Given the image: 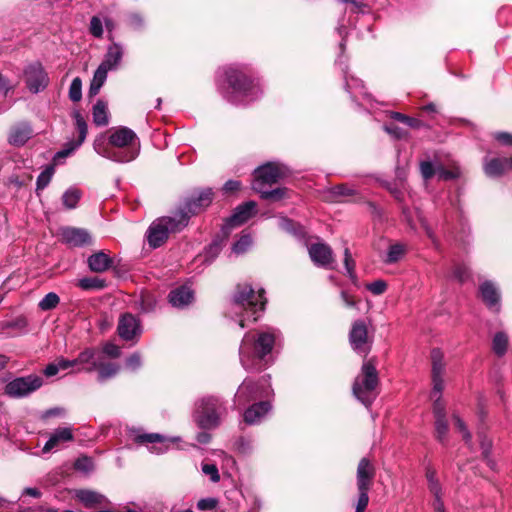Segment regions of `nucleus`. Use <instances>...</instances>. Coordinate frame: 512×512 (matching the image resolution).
<instances>
[{
  "mask_svg": "<svg viewBox=\"0 0 512 512\" xmlns=\"http://www.w3.org/2000/svg\"><path fill=\"white\" fill-rule=\"evenodd\" d=\"M374 477L375 467L373 466L369 459L362 458L358 463L356 474L359 497L355 512H364V510L368 506V492L372 486Z\"/></svg>",
  "mask_w": 512,
  "mask_h": 512,
  "instance_id": "nucleus-9",
  "label": "nucleus"
},
{
  "mask_svg": "<svg viewBox=\"0 0 512 512\" xmlns=\"http://www.w3.org/2000/svg\"><path fill=\"white\" fill-rule=\"evenodd\" d=\"M77 285L83 290H101L106 283L105 280L98 277H84L78 281Z\"/></svg>",
  "mask_w": 512,
  "mask_h": 512,
  "instance_id": "nucleus-37",
  "label": "nucleus"
},
{
  "mask_svg": "<svg viewBox=\"0 0 512 512\" xmlns=\"http://www.w3.org/2000/svg\"><path fill=\"white\" fill-rule=\"evenodd\" d=\"M459 175L460 171L458 168L449 170L443 167L442 165H437L436 176L438 177L439 180H452L458 178Z\"/></svg>",
  "mask_w": 512,
  "mask_h": 512,
  "instance_id": "nucleus-48",
  "label": "nucleus"
},
{
  "mask_svg": "<svg viewBox=\"0 0 512 512\" xmlns=\"http://www.w3.org/2000/svg\"><path fill=\"white\" fill-rule=\"evenodd\" d=\"M98 355V351L94 348H86L76 357V361L79 362L80 366L77 368V371H85L83 368L93 365L95 362H98L99 359L96 358Z\"/></svg>",
  "mask_w": 512,
  "mask_h": 512,
  "instance_id": "nucleus-35",
  "label": "nucleus"
},
{
  "mask_svg": "<svg viewBox=\"0 0 512 512\" xmlns=\"http://www.w3.org/2000/svg\"><path fill=\"white\" fill-rule=\"evenodd\" d=\"M218 500L213 497L200 499L197 502V509L200 511L213 510L217 507Z\"/></svg>",
  "mask_w": 512,
  "mask_h": 512,
  "instance_id": "nucleus-62",
  "label": "nucleus"
},
{
  "mask_svg": "<svg viewBox=\"0 0 512 512\" xmlns=\"http://www.w3.org/2000/svg\"><path fill=\"white\" fill-rule=\"evenodd\" d=\"M24 75L26 85L33 93L45 89L49 83V77L39 62L29 64L24 70Z\"/></svg>",
  "mask_w": 512,
  "mask_h": 512,
  "instance_id": "nucleus-14",
  "label": "nucleus"
},
{
  "mask_svg": "<svg viewBox=\"0 0 512 512\" xmlns=\"http://www.w3.org/2000/svg\"><path fill=\"white\" fill-rule=\"evenodd\" d=\"M277 339V330L267 328L265 330L247 332L240 344V362L245 370L257 371L267 364L268 356L274 347Z\"/></svg>",
  "mask_w": 512,
  "mask_h": 512,
  "instance_id": "nucleus-3",
  "label": "nucleus"
},
{
  "mask_svg": "<svg viewBox=\"0 0 512 512\" xmlns=\"http://www.w3.org/2000/svg\"><path fill=\"white\" fill-rule=\"evenodd\" d=\"M133 439L136 443L145 445L153 454H163L168 451L171 445L181 441L180 437H166L159 433H142L133 430Z\"/></svg>",
  "mask_w": 512,
  "mask_h": 512,
  "instance_id": "nucleus-11",
  "label": "nucleus"
},
{
  "mask_svg": "<svg viewBox=\"0 0 512 512\" xmlns=\"http://www.w3.org/2000/svg\"><path fill=\"white\" fill-rule=\"evenodd\" d=\"M349 343L351 348L359 355L366 357L372 346V337L368 334V327L363 320H356L352 323L349 332Z\"/></svg>",
  "mask_w": 512,
  "mask_h": 512,
  "instance_id": "nucleus-13",
  "label": "nucleus"
},
{
  "mask_svg": "<svg viewBox=\"0 0 512 512\" xmlns=\"http://www.w3.org/2000/svg\"><path fill=\"white\" fill-rule=\"evenodd\" d=\"M391 118L396 121L402 122L411 128H419L422 125V122L420 120L409 117L400 112H392Z\"/></svg>",
  "mask_w": 512,
  "mask_h": 512,
  "instance_id": "nucleus-47",
  "label": "nucleus"
},
{
  "mask_svg": "<svg viewBox=\"0 0 512 512\" xmlns=\"http://www.w3.org/2000/svg\"><path fill=\"white\" fill-rule=\"evenodd\" d=\"M404 253H405V247L402 244H400V243L392 244L388 248L384 262L386 264L396 263L403 257Z\"/></svg>",
  "mask_w": 512,
  "mask_h": 512,
  "instance_id": "nucleus-38",
  "label": "nucleus"
},
{
  "mask_svg": "<svg viewBox=\"0 0 512 512\" xmlns=\"http://www.w3.org/2000/svg\"><path fill=\"white\" fill-rule=\"evenodd\" d=\"M433 496V500L431 502V506L434 509V512H441V510L445 509L443 502V489H439L436 492H430Z\"/></svg>",
  "mask_w": 512,
  "mask_h": 512,
  "instance_id": "nucleus-61",
  "label": "nucleus"
},
{
  "mask_svg": "<svg viewBox=\"0 0 512 512\" xmlns=\"http://www.w3.org/2000/svg\"><path fill=\"white\" fill-rule=\"evenodd\" d=\"M367 289L374 295H381L387 289V283L384 280H376L372 283H369Z\"/></svg>",
  "mask_w": 512,
  "mask_h": 512,
  "instance_id": "nucleus-63",
  "label": "nucleus"
},
{
  "mask_svg": "<svg viewBox=\"0 0 512 512\" xmlns=\"http://www.w3.org/2000/svg\"><path fill=\"white\" fill-rule=\"evenodd\" d=\"M265 291H257L248 283L238 284L229 310L230 317L238 321L241 328L259 319L265 309Z\"/></svg>",
  "mask_w": 512,
  "mask_h": 512,
  "instance_id": "nucleus-4",
  "label": "nucleus"
},
{
  "mask_svg": "<svg viewBox=\"0 0 512 512\" xmlns=\"http://www.w3.org/2000/svg\"><path fill=\"white\" fill-rule=\"evenodd\" d=\"M378 383L379 378L375 365L371 361H365L361 367V373L353 383V395L368 408L377 397Z\"/></svg>",
  "mask_w": 512,
  "mask_h": 512,
  "instance_id": "nucleus-6",
  "label": "nucleus"
},
{
  "mask_svg": "<svg viewBox=\"0 0 512 512\" xmlns=\"http://www.w3.org/2000/svg\"><path fill=\"white\" fill-rule=\"evenodd\" d=\"M168 298L173 307L184 308L193 301L194 294L190 287L183 285L171 290Z\"/></svg>",
  "mask_w": 512,
  "mask_h": 512,
  "instance_id": "nucleus-25",
  "label": "nucleus"
},
{
  "mask_svg": "<svg viewBox=\"0 0 512 512\" xmlns=\"http://www.w3.org/2000/svg\"><path fill=\"white\" fill-rule=\"evenodd\" d=\"M510 169L512 170V157L485 159L484 171L489 177H499Z\"/></svg>",
  "mask_w": 512,
  "mask_h": 512,
  "instance_id": "nucleus-26",
  "label": "nucleus"
},
{
  "mask_svg": "<svg viewBox=\"0 0 512 512\" xmlns=\"http://www.w3.org/2000/svg\"><path fill=\"white\" fill-rule=\"evenodd\" d=\"M269 380L270 376L263 377L257 382L245 379L234 396L235 406L244 407L252 401L269 398L273 394Z\"/></svg>",
  "mask_w": 512,
  "mask_h": 512,
  "instance_id": "nucleus-8",
  "label": "nucleus"
},
{
  "mask_svg": "<svg viewBox=\"0 0 512 512\" xmlns=\"http://www.w3.org/2000/svg\"><path fill=\"white\" fill-rule=\"evenodd\" d=\"M480 294L486 306L494 311H499L500 294L497 287L491 281L483 282L480 287Z\"/></svg>",
  "mask_w": 512,
  "mask_h": 512,
  "instance_id": "nucleus-24",
  "label": "nucleus"
},
{
  "mask_svg": "<svg viewBox=\"0 0 512 512\" xmlns=\"http://www.w3.org/2000/svg\"><path fill=\"white\" fill-rule=\"evenodd\" d=\"M85 372H93L98 370V381L103 382L107 379L114 377L120 370L119 365L115 363H102L101 361L95 362L93 365L83 368Z\"/></svg>",
  "mask_w": 512,
  "mask_h": 512,
  "instance_id": "nucleus-33",
  "label": "nucleus"
},
{
  "mask_svg": "<svg viewBox=\"0 0 512 512\" xmlns=\"http://www.w3.org/2000/svg\"><path fill=\"white\" fill-rule=\"evenodd\" d=\"M72 116L75 120L78 138L77 140L70 141L63 150L57 152L56 157L58 158H65L69 156L73 151L80 147L86 139L88 127L84 117L79 111H74Z\"/></svg>",
  "mask_w": 512,
  "mask_h": 512,
  "instance_id": "nucleus-18",
  "label": "nucleus"
},
{
  "mask_svg": "<svg viewBox=\"0 0 512 512\" xmlns=\"http://www.w3.org/2000/svg\"><path fill=\"white\" fill-rule=\"evenodd\" d=\"M425 476H426V479H427V484H428L429 492H436L437 493V490L442 489V485L439 482V479L437 477V472H436V470L433 467H431V466H427L426 467Z\"/></svg>",
  "mask_w": 512,
  "mask_h": 512,
  "instance_id": "nucleus-42",
  "label": "nucleus"
},
{
  "mask_svg": "<svg viewBox=\"0 0 512 512\" xmlns=\"http://www.w3.org/2000/svg\"><path fill=\"white\" fill-rule=\"evenodd\" d=\"M441 394H442V392L435 393L434 388L431 391V398L434 400V403H433L434 418L446 416L445 403L441 399Z\"/></svg>",
  "mask_w": 512,
  "mask_h": 512,
  "instance_id": "nucleus-43",
  "label": "nucleus"
},
{
  "mask_svg": "<svg viewBox=\"0 0 512 512\" xmlns=\"http://www.w3.org/2000/svg\"><path fill=\"white\" fill-rule=\"evenodd\" d=\"M260 197L265 200H281L286 196L287 189L286 188H275L272 190H268L267 188L263 191L258 192Z\"/></svg>",
  "mask_w": 512,
  "mask_h": 512,
  "instance_id": "nucleus-45",
  "label": "nucleus"
},
{
  "mask_svg": "<svg viewBox=\"0 0 512 512\" xmlns=\"http://www.w3.org/2000/svg\"><path fill=\"white\" fill-rule=\"evenodd\" d=\"M212 200V189L206 188L189 197L177 211H184L190 218L192 215H196L207 208Z\"/></svg>",
  "mask_w": 512,
  "mask_h": 512,
  "instance_id": "nucleus-16",
  "label": "nucleus"
},
{
  "mask_svg": "<svg viewBox=\"0 0 512 512\" xmlns=\"http://www.w3.org/2000/svg\"><path fill=\"white\" fill-rule=\"evenodd\" d=\"M343 72L346 90L354 100H357L360 96L363 99L370 98V95L367 93L363 81L361 79L356 78L353 75H350L346 70H344Z\"/></svg>",
  "mask_w": 512,
  "mask_h": 512,
  "instance_id": "nucleus-31",
  "label": "nucleus"
},
{
  "mask_svg": "<svg viewBox=\"0 0 512 512\" xmlns=\"http://www.w3.org/2000/svg\"><path fill=\"white\" fill-rule=\"evenodd\" d=\"M252 244V238L249 234H244L240 239L233 245L232 250L236 254H242L248 250Z\"/></svg>",
  "mask_w": 512,
  "mask_h": 512,
  "instance_id": "nucleus-49",
  "label": "nucleus"
},
{
  "mask_svg": "<svg viewBox=\"0 0 512 512\" xmlns=\"http://www.w3.org/2000/svg\"><path fill=\"white\" fill-rule=\"evenodd\" d=\"M189 223V215L184 211H176L172 216H163L154 220L146 233L150 247L162 246L169 235L182 231Z\"/></svg>",
  "mask_w": 512,
  "mask_h": 512,
  "instance_id": "nucleus-5",
  "label": "nucleus"
},
{
  "mask_svg": "<svg viewBox=\"0 0 512 512\" xmlns=\"http://www.w3.org/2000/svg\"><path fill=\"white\" fill-rule=\"evenodd\" d=\"M420 172L425 180H429L433 176H436L437 166H434L430 161H422L420 163Z\"/></svg>",
  "mask_w": 512,
  "mask_h": 512,
  "instance_id": "nucleus-52",
  "label": "nucleus"
},
{
  "mask_svg": "<svg viewBox=\"0 0 512 512\" xmlns=\"http://www.w3.org/2000/svg\"><path fill=\"white\" fill-rule=\"evenodd\" d=\"M453 420L455 422V426L456 428L462 433L463 435V439L465 440V442L467 444L470 443L471 441V434L470 432L468 431L467 427H466V424L464 423V421L456 414L453 415Z\"/></svg>",
  "mask_w": 512,
  "mask_h": 512,
  "instance_id": "nucleus-60",
  "label": "nucleus"
},
{
  "mask_svg": "<svg viewBox=\"0 0 512 512\" xmlns=\"http://www.w3.org/2000/svg\"><path fill=\"white\" fill-rule=\"evenodd\" d=\"M87 264L92 272L102 273L112 267L113 259L104 251H98L88 257Z\"/></svg>",
  "mask_w": 512,
  "mask_h": 512,
  "instance_id": "nucleus-29",
  "label": "nucleus"
},
{
  "mask_svg": "<svg viewBox=\"0 0 512 512\" xmlns=\"http://www.w3.org/2000/svg\"><path fill=\"white\" fill-rule=\"evenodd\" d=\"M508 337L504 332L495 334L492 341V349L498 356H503L507 351Z\"/></svg>",
  "mask_w": 512,
  "mask_h": 512,
  "instance_id": "nucleus-39",
  "label": "nucleus"
},
{
  "mask_svg": "<svg viewBox=\"0 0 512 512\" xmlns=\"http://www.w3.org/2000/svg\"><path fill=\"white\" fill-rule=\"evenodd\" d=\"M81 198V192L79 189L71 187L67 189L62 195V202L65 208L74 209L76 208Z\"/></svg>",
  "mask_w": 512,
  "mask_h": 512,
  "instance_id": "nucleus-36",
  "label": "nucleus"
},
{
  "mask_svg": "<svg viewBox=\"0 0 512 512\" xmlns=\"http://www.w3.org/2000/svg\"><path fill=\"white\" fill-rule=\"evenodd\" d=\"M109 71H111V70L100 64L98 66V68L96 69V71L94 72L93 79L91 82L103 86V84L105 83V81L107 79V73Z\"/></svg>",
  "mask_w": 512,
  "mask_h": 512,
  "instance_id": "nucleus-58",
  "label": "nucleus"
},
{
  "mask_svg": "<svg viewBox=\"0 0 512 512\" xmlns=\"http://www.w3.org/2000/svg\"><path fill=\"white\" fill-rule=\"evenodd\" d=\"M142 366V358L140 353L131 354L125 361V367L130 371H136Z\"/></svg>",
  "mask_w": 512,
  "mask_h": 512,
  "instance_id": "nucleus-56",
  "label": "nucleus"
},
{
  "mask_svg": "<svg viewBox=\"0 0 512 512\" xmlns=\"http://www.w3.org/2000/svg\"><path fill=\"white\" fill-rule=\"evenodd\" d=\"M74 495L86 508H94L108 502L104 495L88 489L75 490Z\"/></svg>",
  "mask_w": 512,
  "mask_h": 512,
  "instance_id": "nucleus-28",
  "label": "nucleus"
},
{
  "mask_svg": "<svg viewBox=\"0 0 512 512\" xmlns=\"http://www.w3.org/2000/svg\"><path fill=\"white\" fill-rule=\"evenodd\" d=\"M89 30L94 37L101 38L103 36L102 20L97 16H93L90 20Z\"/></svg>",
  "mask_w": 512,
  "mask_h": 512,
  "instance_id": "nucleus-55",
  "label": "nucleus"
},
{
  "mask_svg": "<svg viewBox=\"0 0 512 512\" xmlns=\"http://www.w3.org/2000/svg\"><path fill=\"white\" fill-rule=\"evenodd\" d=\"M117 331L119 336L126 341L139 338L142 333L140 321L132 314H124L120 317Z\"/></svg>",
  "mask_w": 512,
  "mask_h": 512,
  "instance_id": "nucleus-19",
  "label": "nucleus"
},
{
  "mask_svg": "<svg viewBox=\"0 0 512 512\" xmlns=\"http://www.w3.org/2000/svg\"><path fill=\"white\" fill-rule=\"evenodd\" d=\"M42 384V378L37 375L18 377L6 384L5 394L12 398H23L38 390Z\"/></svg>",
  "mask_w": 512,
  "mask_h": 512,
  "instance_id": "nucleus-12",
  "label": "nucleus"
},
{
  "mask_svg": "<svg viewBox=\"0 0 512 512\" xmlns=\"http://www.w3.org/2000/svg\"><path fill=\"white\" fill-rule=\"evenodd\" d=\"M344 266H345V269H346L347 274L349 275V277L351 279H355L356 278V275H355V272H354L355 262L352 259V256H351L350 251H349L348 248H345V251H344Z\"/></svg>",
  "mask_w": 512,
  "mask_h": 512,
  "instance_id": "nucleus-57",
  "label": "nucleus"
},
{
  "mask_svg": "<svg viewBox=\"0 0 512 512\" xmlns=\"http://www.w3.org/2000/svg\"><path fill=\"white\" fill-rule=\"evenodd\" d=\"M221 249V242L218 240H214L205 250V261L211 262L214 258L217 257Z\"/></svg>",
  "mask_w": 512,
  "mask_h": 512,
  "instance_id": "nucleus-53",
  "label": "nucleus"
},
{
  "mask_svg": "<svg viewBox=\"0 0 512 512\" xmlns=\"http://www.w3.org/2000/svg\"><path fill=\"white\" fill-rule=\"evenodd\" d=\"M73 440L72 429L69 427L56 429L45 443L43 452H50L52 449L57 448L60 443L69 442Z\"/></svg>",
  "mask_w": 512,
  "mask_h": 512,
  "instance_id": "nucleus-32",
  "label": "nucleus"
},
{
  "mask_svg": "<svg viewBox=\"0 0 512 512\" xmlns=\"http://www.w3.org/2000/svg\"><path fill=\"white\" fill-rule=\"evenodd\" d=\"M32 136V128L26 123H19L11 128L8 141L14 146L24 145Z\"/></svg>",
  "mask_w": 512,
  "mask_h": 512,
  "instance_id": "nucleus-30",
  "label": "nucleus"
},
{
  "mask_svg": "<svg viewBox=\"0 0 512 512\" xmlns=\"http://www.w3.org/2000/svg\"><path fill=\"white\" fill-rule=\"evenodd\" d=\"M444 356L440 349H433L431 351V361H432V382L435 393L442 392L444 389V371H445V363Z\"/></svg>",
  "mask_w": 512,
  "mask_h": 512,
  "instance_id": "nucleus-20",
  "label": "nucleus"
},
{
  "mask_svg": "<svg viewBox=\"0 0 512 512\" xmlns=\"http://www.w3.org/2000/svg\"><path fill=\"white\" fill-rule=\"evenodd\" d=\"M270 410V402L268 400H260L244 411L243 420L248 425L259 424Z\"/></svg>",
  "mask_w": 512,
  "mask_h": 512,
  "instance_id": "nucleus-23",
  "label": "nucleus"
},
{
  "mask_svg": "<svg viewBox=\"0 0 512 512\" xmlns=\"http://www.w3.org/2000/svg\"><path fill=\"white\" fill-rule=\"evenodd\" d=\"M59 302V296L54 292H49L40 300L38 307L42 311H49L56 308Z\"/></svg>",
  "mask_w": 512,
  "mask_h": 512,
  "instance_id": "nucleus-41",
  "label": "nucleus"
},
{
  "mask_svg": "<svg viewBox=\"0 0 512 512\" xmlns=\"http://www.w3.org/2000/svg\"><path fill=\"white\" fill-rule=\"evenodd\" d=\"M93 122L97 126H106L109 122L107 105L102 100H98L92 110Z\"/></svg>",
  "mask_w": 512,
  "mask_h": 512,
  "instance_id": "nucleus-34",
  "label": "nucleus"
},
{
  "mask_svg": "<svg viewBox=\"0 0 512 512\" xmlns=\"http://www.w3.org/2000/svg\"><path fill=\"white\" fill-rule=\"evenodd\" d=\"M82 97V81L79 77H76L72 80L69 87V98L73 102H78Z\"/></svg>",
  "mask_w": 512,
  "mask_h": 512,
  "instance_id": "nucleus-46",
  "label": "nucleus"
},
{
  "mask_svg": "<svg viewBox=\"0 0 512 512\" xmlns=\"http://www.w3.org/2000/svg\"><path fill=\"white\" fill-rule=\"evenodd\" d=\"M95 152L111 161L127 163L134 160L140 149L136 133L128 127H118L111 131L108 144H105L104 137L100 136L94 140Z\"/></svg>",
  "mask_w": 512,
  "mask_h": 512,
  "instance_id": "nucleus-2",
  "label": "nucleus"
},
{
  "mask_svg": "<svg viewBox=\"0 0 512 512\" xmlns=\"http://www.w3.org/2000/svg\"><path fill=\"white\" fill-rule=\"evenodd\" d=\"M435 437L436 439L444 444L447 440V434H448V421L446 416L445 417H437L435 418Z\"/></svg>",
  "mask_w": 512,
  "mask_h": 512,
  "instance_id": "nucleus-40",
  "label": "nucleus"
},
{
  "mask_svg": "<svg viewBox=\"0 0 512 512\" xmlns=\"http://www.w3.org/2000/svg\"><path fill=\"white\" fill-rule=\"evenodd\" d=\"M287 174L285 166L278 163H266L254 171V181L252 188L257 193L263 191L268 186L276 184L280 179L284 178Z\"/></svg>",
  "mask_w": 512,
  "mask_h": 512,
  "instance_id": "nucleus-10",
  "label": "nucleus"
},
{
  "mask_svg": "<svg viewBox=\"0 0 512 512\" xmlns=\"http://www.w3.org/2000/svg\"><path fill=\"white\" fill-rule=\"evenodd\" d=\"M156 300L155 298L149 294L145 293L141 295L140 298V308L142 312L148 313L155 309Z\"/></svg>",
  "mask_w": 512,
  "mask_h": 512,
  "instance_id": "nucleus-50",
  "label": "nucleus"
},
{
  "mask_svg": "<svg viewBox=\"0 0 512 512\" xmlns=\"http://www.w3.org/2000/svg\"><path fill=\"white\" fill-rule=\"evenodd\" d=\"M256 213V203L248 201L235 208L233 214L225 221L222 231L228 235L231 229L248 221Z\"/></svg>",
  "mask_w": 512,
  "mask_h": 512,
  "instance_id": "nucleus-15",
  "label": "nucleus"
},
{
  "mask_svg": "<svg viewBox=\"0 0 512 512\" xmlns=\"http://www.w3.org/2000/svg\"><path fill=\"white\" fill-rule=\"evenodd\" d=\"M124 55V47L121 43L112 42L108 47L104 55V59L101 65L107 67L110 70H115L120 65Z\"/></svg>",
  "mask_w": 512,
  "mask_h": 512,
  "instance_id": "nucleus-27",
  "label": "nucleus"
},
{
  "mask_svg": "<svg viewBox=\"0 0 512 512\" xmlns=\"http://www.w3.org/2000/svg\"><path fill=\"white\" fill-rule=\"evenodd\" d=\"M223 97L235 105H247L262 94L259 83L249 74L247 67L230 65L222 68L219 75Z\"/></svg>",
  "mask_w": 512,
  "mask_h": 512,
  "instance_id": "nucleus-1",
  "label": "nucleus"
},
{
  "mask_svg": "<svg viewBox=\"0 0 512 512\" xmlns=\"http://www.w3.org/2000/svg\"><path fill=\"white\" fill-rule=\"evenodd\" d=\"M309 255L312 262L319 267L333 268V251L327 244L315 243L309 247Z\"/></svg>",
  "mask_w": 512,
  "mask_h": 512,
  "instance_id": "nucleus-21",
  "label": "nucleus"
},
{
  "mask_svg": "<svg viewBox=\"0 0 512 512\" xmlns=\"http://www.w3.org/2000/svg\"><path fill=\"white\" fill-rule=\"evenodd\" d=\"M53 174H54V167L53 166H47L41 173L40 175L38 176L37 178V181H36V190H43L45 189L52 177H53Z\"/></svg>",
  "mask_w": 512,
  "mask_h": 512,
  "instance_id": "nucleus-44",
  "label": "nucleus"
},
{
  "mask_svg": "<svg viewBox=\"0 0 512 512\" xmlns=\"http://www.w3.org/2000/svg\"><path fill=\"white\" fill-rule=\"evenodd\" d=\"M225 412L226 408L220 399L206 396L196 402L194 420L201 429H215L220 425L221 417Z\"/></svg>",
  "mask_w": 512,
  "mask_h": 512,
  "instance_id": "nucleus-7",
  "label": "nucleus"
},
{
  "mask_svg": "<svg viewBox=\"0 0 512 512\" xmlns=\"http://www.w3.org/2000/svg\"><path fill=\"white\" fill-rule=\"evenodd\" d=\"M202 472L210 477L212 482H218L220 480V475L218 468L215 464L205 463L202 465Z\"/></svg>",
  "mask_w": 512,
  "mask_h": 512,
  "instance_id": "nucleus-59",
  "label": "nucleus"
},
{
  "mask_svg": "<svg viewBox=\"0 0 512 512\" xmlns=\"http://www.w3.org/2000/svg\"><path fill=\"white\" fill-rule=\"evenodd\" d=\"M480 437V446L482 449V455L487 460V464L491 467V469H494V464L489 459V452L492 447V442L490 439H488L486 436L479 435Z\"/></svg>",
  "mask_w": 512,
  "mask_h": 512,
  "instance_id": "nucleus-54",
  "label": "nucleus"
},
{
  "mask_svg": "<svg viewBox=\"0 0 512 512\" xmlns=\"http://www.w3.org/2000/svg\"><path fill=\"white\" fill-rule=\"evenodd\" d=\"M72 116L75 120L78 138L77 140L70 141L63 150L57 152L56 157L58 158H65L69 156L73 151L80 147L86 139L88 127L84 117L79 111H74Z\"/></svg>",
  "mask_w": 512,
  "mask_h": 512,
  "instance_id": "nucleus-17",
  "label": "nucleus"
},
{
  "mask_svg": "<svg viewBox=\"0 0 512 512\" xmlns=\"http://www.w3.org/2000/svg\"><path fill=\"white\" fill-rule=\"evenodd\" d=\"M128 25L135 30H140L144 26V19L138 13H132L128 17Z\"/></svg>",
  "mask_w": 512,
  "mask_h": 512,
  "instance_id": "nucleus-64",
  "label": "nucleus"
},
{
  "mask_svg": "<svg viewBox=\"0 0 512 512\" xmlns=\"http://www.w3.org/2000/svg\"><path fill=\"white\" fill-rule=\"evenodd\" d=\"M470 276L469 269L465 264L457 263L453 267V277L459 282L466 281Z\"/></svg>",
  "mask_w": 512,
  "mask_h": 512,
  "instance_id": "nucleus-51",
  "label": "nucleus"
},
{
  "mask_svg": "<svg viewBox=\"0 0 512 512\" xmlns=\"http://www.w3.org/2000/svg\"><path fill=\"white\" fill-rule=\"evenodd\" d=\"M63 242L73 247H82L92 242L87 230L74 227H65L61 230Z\"/></svg>",
  "mask_w": 512,
  "mask_h": 512,
  "instance_id": "nucleus-22",
  "label": "nucleus"
}]
</instances>
